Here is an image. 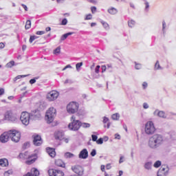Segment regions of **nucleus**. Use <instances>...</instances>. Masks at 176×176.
I'll use <instances>...</instances> for the list:
<instances>
[{
    "label": "nucleus",
    "mask_w": 176,
    "mask_h": 176,
    "mask_svg": "<svg viewBox=\"0 0 176 176\" xmlns=\"http://www.w3.org/2000/svg\"><path fill=\"white\" fill-rule=\"evenodd\" d=\"M164 144V136L156 133L148 138V146L150 149H157Z\"/></svg>",
    "instance_id": "f257e3e1"
},
{
    "label": "nucleus",
    "mask_w": 176,
    "mask_h": 176,
    "mask_svg": "<svg viewBox=\"0 0 176 176\" xmlns=\"http://www.w3.org/2000/svg\"><path fill=\"white\" fill-rule=\"evenodd\" d=\"M56 115L57 111L56 109H54V107H50L45 114V120L47 121V123H52Z\"/></svg>",
    "instance_id": "f03ea898"
},
{
    "label": "nucleus",
    "mask_w": 176,
    "mask_h": 176,
    "mask_svg": "<svg viewBox=\"0 0 176 176\" xmlns=\"http://www.w3.org/2000/svg\"><path fill=\"white\" fill-rule=\"evenodd\" d=\"M71 122L68 127L69 130H72V131H78L79 129H80V121L79 120H76V117L75 116H72L71 118Z\"/></svg>",
    "instance_id": "7ed1b4c3"
},
{
    "label": "nucleus",
    "mask_w": 176,
    "mask_h": 176,
    "mask_svg": "<svg viewBox=\"0 0 176 176\" xmlns=\"http://www.w3.org/2000/svg\"><path fill=\"white\" fill-rule=\"evenodd\" d=\"M19 157L20 159H28L25 162L26 164H32L33 163H35V160H36V155L32 154L31 155H28V152L20 153Z\"/></svg>",
    "instance_id": "20e7f679"
},
{
    "label": "nucleus",
    "mask_w": 176,
    "mask_h": 176,
    "mask_svg": "<svg viewBox=\"0 0 176 176\" xmlns=\"http://www.w3.org/2000/svg\"><path fill=\"white\" fill-rule=\"evenodd\" d=\"M144 131L147 135H152V134H155L156 131V128L155 127V124L152 121H148L146 122L145 125Z\"/></svg>",
    "instance_id": "39448f33"
},
{
    "label": "nucleus",
    "mask_w": 176,
    "mask_h": 176,
    "mask_svg": "<svg viewBox=\"0 0 176 176\" xmlns=\"http://www.w3.org/2000/svg\"><path fill=\"white\" fill-rule=\"evenodd\" d=\"M4 120H8V122H17L18 118L17 115L13 113L12 111H8L4 115Z\"/></svg>",
    "instance_id": "423d86ee"
},
{
    "label": "nucleus",
    "mask_w": 176,
    "mask_h": 176,
    "mask_svg": "<svg viewBox=\"0 0 176 176\" xmlns=\"http://www.w3.org/2000/svg\"><path fill=\"white\" fill-rule=\"evenodd\" d=\"M10 136L13 142H19L21 138V133L16 130H10Z\"/></svg>",
    "instance_id": "0eeeda50"
},
{
    "label": "nucleus",
    "mask_w": 176,
    "mask_h": 176,
    "mask_svg": "<svg viewBox=\"0 0 176 176\" xmlns=\"http://www.w3.org/2000/svg\"><path fill=\"white\" fill-rule=\"evenodd\" d=\"M78 108L79 105L78 104V103L75 102H72L67 104V111L68 113H76V112H78Z\"/></svg>",
    "instance_id": "6e6552de"
},
{
    "label": "nucleus",
    "mask_w": 176,
    "mask_h": 176,
    "mask_svg": "<svg viewBox=\"0 0 176 176\" xmlns=\"http://www.w3.org/2000/svg\"><path fill=\"white\" fill-rule=\"evenodd\" d=\"M30 119H31V114L28 112H22L20 120L23 124L25 126H28L30 124Z\"/></svg>",
    "instance_id": "1a4fd4ad"
},
{
    "label": "nucleus",
    "mask_w": 176,
    "mask_h": 176,
    "mask_svg": "<svg viewBox=\"0 0 176 176\" xmlns=\"http://www.w3.org/2000/svg\"><path fill=\"white\" fill-rule=\"evenodd\" d=\"M170 168L167 165H163L157 172V176H167L168 175Z\"/></svg>",
    "instance_id": "9d476101"
},
{
    "label": "nucleus",
    "mask_w": 176,
    "mask_h": 176,
    "mask_svg": "<svg viewBox=\"0 0 176 176\" xmlns=\"http://www.w3.org/2000/svg\"><path fill=\"white\" fill-rule=\"evenodd\" d=\"M58 96L60 94L57 91H51L50 93L47 94V99L48 101H54L58 98Z\"/></svg>",
    "instance_id": "9b49d317"
},
{
    "label": "nucleus",
    "mask_w": 176,
    "mask_h": 176,
    "mask_svg": "<svg viewBox=\"0 0 176 176\" xmlns=\"http://www.w3.org/2000/svg\"><path fill=\"white\" fill-rule=\"evenodd\" d=\"M10 138V131L8 132H4L0 135V142L2 144H6V142L9 141Z\"/></svg>",
    "instance_id": "f8f14e48"
},
{
    "label": "nucleus",
    "mask_w": 176,
    "mask_h": 176,
    "mask_svg": "<svg viewBox=\"0 0 176 176\" xmlns=\"http://www.w3.org/2000/svg\"><path fill=\"white\" fill-rule=\"evenodd\" d=\"M72 170L75 174L78 175L79 176L83 175V168L80 165H74L72 166Z\"/></svg>",
    "instance_id": "ddd939ff"
},
{
    "label": "nucleus",
    "mask_w": 176,
    "mask_h": 176,
    "mask_svg": "<svg viewBox=\"0 0 176 176\" xmlns=\"http://www.w3.org/2000/svg\"><path fill=\"white\" fill-rule=\"evenodd\" d=\"M50 176H64V172L60 170L50 169L48 170Z\"/></svg>",
    "instance_id": "4468645a"
},
{
    "label": "nucleus",
    "mask_w": 176,
    "mask_h": 176,
    "mask_svg": "<svg viewBox=\"0 0 176 176\" xmlns=\"http://www.w3.org/2000/svg\"><path fill=\"white\" fill-rule=\"evenodd\" d=\"M33 144L36 146H41L42 145V138L39 135H33Z\"/></svg>",
    "instance_id": "2eb2a0df"
},
{
    "label": "nucleus",
    "mask_w": 176,
    "mask_h": 176,
    "mask_svg": "<svg viewBox=\"0 0 176 176\" xmlns=\"http://www.w3.org/2000/svg\"><path fill=\"white\" fill-rule=\"evenodd\" d=\"M78 157L80 159H87L89 157V152L87 151V149L83 148L78 155Z\"/></svg>",
    "instance_id": "dca6fc26"
},
{
    "label": "nucleus",
    "mask_w": 176,
    "mask_h": 176,
    "mask_svg": "<svg viewBox=\"0 0 176 176\" xmlns=\"http://www.w3.org/2000/svg\"><path fill=\"white\" fill-rule=\"evenodd\" d=\"M154 115L155 116H159V118H162V119L167 118V114L163 111L155 110L154 111Z\"/></svg>",
    "instance_id": "f3484780"
},
{
    "label": "nucleus",
    "mask_w": 176,
    "mask_h": 176,
    "mask_svg": "<svg viewBox=\"0 0 176 176\" xmlns=\"http://www.w3.org/2000/svg\"><path fill=\"white\" fill-rule=\"evenodd\" d=\"M0 166L1 167H8L9 166V161L6 158L0 159Z\"/></svg>",
    "instance_id": "a211bd4d"
},
{
    "label": "nucleus",
    "mask_w": 176,
    "mask_h": 176,
    "mask_svg": "<svg viewBox=\"0 0 176 176\" xmlns=\"http://www.w3.org/2000/svg\"><path fill=\"white\" fill-rule=\"evenodd\" d=\"M47 152L51 157H54L56 156V151L54 148L48 147L47 148Z\"/></svg>",
    "instance_id": "6ab92c4d"
},
{
    "label": "nucleus",
    "mask_w": 176,
    "mask_h": 176,
    "mask_svg": "<svg viewBox=\"0 0 176 176\" xmlns=\"http://www.w3.org/2000/svg\"><path fill=\"white\" fill-rule=\"evenodd\" d=\"M55 164L58 167H65V164H64V162L61 160H56L55 161Z\"/></svg>",
    "instance_id": "aec40b11"
},
{
    "label": "nucleus",
    "mask_w": 176,
    "mask_h": 176,
    "mask_svg": "<svg viewBox=\"0 0 176 176\" xmlns=\"http://www.w3.org/2000/svg\"><path fill=\"white\" fill-rule=\"evenodd\" d=\"M63 137H64V133L63 132H57L56 134H55V138L56 140H63Z\"/></svg>",
    "instance_id": "412c9836"
},
{
    "label": "nucleus",
    "mask_w": 176,
    "mask_h": 176,
    "mask_svg": "<svg viewBox=\"0 0 176 176\" xmlns=\"http://www.w3.org/2000/svg\"><path fill=\"white\" fill-rule=\"evenodd\" d=\"M65 159H72V157H75V155L70 152H67L65 153Z\"/></svg>",
    "instance_id": "4be33fe9"
},
{
    "label": "nucleus",
    "mask_w": 176,
    "mask_h": 176,
    "mask_svg": "<svg viewBox=\"0 0 176 176\" xmlns=\"http://www.w3.org/2000/svg\"><path fill=\"white\" fill-rule=\"evenodd\" d=\"M73 34H74V32L66 33L60 37V41H65V39H67V38H68L69 35H73Z\"/></svg>",
    "instance_id": "5701e85b"
},
{
    "label": "nucleus",
    "mask_w": 176,
    "mask_h": 176,
    "mask_svg": "<svg viewBox=\"0 0 176 176\" xmlns=\"http://www.w3.org/2000/svg\"><path fill=\"white\" fill-rule=\"evenodd\" d=\"M108 12L110 14H116V13H118V10L115 8H111L108 10Z\"/></svg>",
    "instance_id": "b1692460"
},
{
    "label": "nucleus",
    "mask_w": 176,
    "mask_h": 176,
    "mask_svg": "<svg viewBox=\"0 0 176 176\" xmlns=\"http://www.w3.org/2000/svg\"><path fill=\"white\" fill-rule=\"evenodd\" d=\"M170 137L173 141H176V133L175 131L170 132Z\"/></svg>",
    "instance_id": "393cba45"
},
{
    "label": "nucleus",
    "mask_w": 176,
    "mask_h": 176,
    "mask_svg": "<svg viewBox=\"0 0 176 176\" xmlns=\"http://www.w3.org/2000/svg\"><path fill=\"white\" fill-rule=\"evenodd\" d=\"M144 168H146V170H151V168H152V162H146L144 164Z\"/></svg>",
    "instance_id": "a878e982"
},
{
    "label": "nucleus",
    "mask_w": 176,
    "mask_h": 176,
    "mask_svg": "<svg viewBox=\"0 0 176 176\" xmlns=\"http://www.w3.org/2000/svg\"><path fill=\"white\" fill-rule=\"evenodd\" d=\"M119 118H120V115H119L118 113H116L111 116L113 120H119Z\"/></svg>",
    "instance_id": "bb28decb"
},
{
    "label": "nucleus",
    "mask_w": 176,
    "mask_h": 176,
    "mask_svg": "<svg viewBox=\"0 0 176 176\" xmlns=\"http://www.w3.org/2000/svg\"><path fill=\"white\" fill-rule=\"evenodd\" d=\"M80 127H83V129H89V127H90V124L86 122H80Z\"/></svg>",
    "instance_id": "cd10ccee"
},
{
    "label": "nucleus",
    "mask_w": 176,
    "mask_h": 176,
    "mask_svg": "<svg viewBox=\"0 0 176 176\" xmlns=\"http://www.w3.org/2000/svg\"><path fill=\"white\" fill-rule=\"evenodd\" d=\"M25 30H30V28H31V21L28 20L26 21V24L25 25Z\"/></svg>",
    "instance_id": "c85d7f7f"
},
{
    "label": "nucleus",
    "mask_w": 176,
    "mask_h": 176,
    "mask_svg": "<svg viewBox=\"0 0 176 176\" xmlns=\"http://www.w3.org/2000/svg\"><path fill=\"white\" fill-rule=\"evenodd\" d=\"M28 76V75H21V76H17L13 79L14 82H16V80H19V79H21V78H25Z\"/></svg>",
    "instance_id": "c756f323"
},
{
    "label": "nucleus",
    "mask_w": 176,
    "mask_h": 176,
    "mask_svg": "<svg viewBox=\"0 0 176 176\" xmlns=\"http://www.w3.org/2000/svg\"><path fill=\"white\" fill-rule=\"evenodd\" d=\"M13 65H14V61L11 60L10 62H9L8 63L6 64V67L7 68H12V67H13Z\"/></svg>",
    "instance_id": "7c9ffc66"
},
{
    "label": "nucleus",
    "mask_w": 176,
    "mask_h": 176,
    "mask_svg": "<svg viewBox=\"0 0 176 176\" xmlns=\"http://www.w3.org/2000/svg\"><path fill=\"white\" fill-rule=\"evenodd\" d=\"M61 53V47H58L56 50H54V54H60Z\"/></svg>",
    "instance_id": "2f4dec72"
},
{
    "label": "nucleus",
    "mask_w": 176,
    "mask_h": 176,
    "mask_svg": "<svg viewBox=\"0 0 176 176\" xmlns=\"http://www.w3.org/2000/svg\"><path fill=\"white\" fill-rule=\"evenodd\" d=\"M155 69H163L162 67H160V64L159 63V60H157L155 65Z\"/></svg>",
    "instance_id": "473e14b6"
},
{
    "label": "nucleus",
    "mask_w": 176,
    "mask_h": 176,
    "mask_svg": "<svg viewBox=\"0 0 176 176\" xmlns=\"http://www.w3.org/2000/svg\"><path fill=\"white\" fill-rule=\"evenodd\" d=\"M160 166H162V162L160 161H157L154 164V167H155V168H158V167H160Z\"/></svg>",
    "instance_id": "72a5a7b5"
},
{
    "label": "nucleus",
    "mask_w": 176,
    "mask_h": 176,
    "mask_svg": "<svg viewBox=\"0 0 176 176\" xmlns=\"http://www.w3.org/2000/svg\"><path fill=\"white\" fill-rule=\"evenodd\" d=\"M101 23L102 24L103 27L106 29V30H109V25H108L107 23L104 22L103 21H101Z\"/></svg>",
    "instance_id": "f704fd0d"
},
{
    "label": "nucleus",
    "mask_w": 176,
    "mask_h": 176,
    "mask_svg": "<svg viewBox=\"0 0 176 176\" xmlns=\"http://www.w3.org/2000/svg\"><path fill=\"white\" fill-rule=\"evenodd\" d=\"M129 27H131V28H133L134 25H135V21L131 20L130 22H128Z\"/></svg>",
    "instance_id": "c9c22d12"
},
{
    "label": "nucleus",
    "mask_w": 176,
    "mask_h": 176,
    "mask_svg": "<svg viewBox=\"0 0 176 176\" xmlns=\"http://www.w3.org/2000/svg\"><path fill=\"white\" fill-rule=\"evenodd\" d=\"M104 143V139L102 138H99L98 140H96V144L98 145H102V144Z\"/></svg>",
    "instance_id": "e433bc0d"
},
{
    "label": "nucleus",
    "mask_w": 176,
    "mask_h": 176,
    "mask_svg": "<svg viewBox=\"0 0 176 176\" xmlns=\"http://www.w3.org/2000/svg\"><path fill=\"white\" fill-rule=\"evenodd\" d=\"M82 65H83V63H78L76 65V68L77 71H79V68H80V67H82Z\"/></svg>",
    "instance_id": "4c0bfd02"
},
{
    "label": "nucleus",
    "mask_w": 176,
    "mask_h": 176,
    "mask_svg": "<svg viewBox=\"0 0 176 176\" xmlns=\"http://www.w3.org/2000/svg\"><path fill=\"white\" fill-rule=\"evenodd\" d=\"M67 23H68V20H67V19H63L62 20L61 25H67Z\"/></svg>",
    "instance_id": "58836bf2"
},
{
    "label": "nucleus",
    "mask_w": 176,
    "mask_h": 176,
    "mask_svg": "<svg viewBox=\"0 0 176 176\" xmlns=\"http://www.w3.org/2000/svg\"><path fill=\"white\" fill-rule=\"evenodd\" d=\"M91 138H92V141L96 142V141L97 142V140H98V137L96 135H92Z\"/></svg>",
    "instance_id": "ea45409f"
},
{
    "label": "nucleus",
    "mask_w": 176,
    "mask_h": 176,
    "mask_svg": "<svg viewBox=\"0 0 176 176\" xmlns=\"http://www.w3.org/2000/svg\"><path fill=\"white\" fill-rule=\"evenodd\" d=\"M92 18H93L92 15L91 14H89L86 16L85 20H91Z\"/></svg>",
    "instance_id": "a19ab883"
},
{
    "label": "nucleus",
    "mask_w": 176,
    "mask_h": 176,
    "mask_svg": "<svg viewBox=\"0 0 176 176\" xmlns=\"http://www.w3.org/2000/svg\"><path fill=\"white\" fill-rule=\"evenodd\" d=\"M29 146H30V143L26 142V143L23 144V149H27V148H28Z\"/></svg>",
    "instance_id": "79ce46f5"
},
{
    "label": "nucleus",
    "mask_w": 176,
    "mask_h": 176,
    "mask_svg": "<svg viewBox=\"0 0 176 176\" xmlns=\"http://www.w3.org/2000/svg\"><path fill=\"white\" fill-rule=\"evenodd\" d=\"M96 155H97V152L96 151V149H93L91 152V155L94 157Z\"/></svg>",
    "instance_id": "37998d69"
},
{
    "label": "nucleus",
    "mask_w": 176,
    "mask_h": 176,
    "mask_svg": "<svg viewBox=\"0 0 176 176\" xmlns=\"http://www.w3.org/2000/svg\"><path fill=\"white\" fill-rule=\"evenodd\" d=\"M34 41H35L34 37L33 36H30V38L29 40L30 43H32V42H34Z\"/></svg>",
    "instance_id": "c03bdc74"
},
{
    "label": "nucleus",
    "mask_w": 176,
    "mask_h": 176,
    "mask_svg": "<svg viewBox=\"0 0 176 176\" xmlns=\"http://www.w3.org/2000/svg\"><path fill=\"white\" fill-rule=\"evenodd\" d=\"M95 72L96 74H98V72H100V65H97L96 69H95Z\"/></svg>",
    "instance_id": "a18cd8bd"
},
{
    "label": "nucleus",
    "mask_w": 176,
    "mask_h": 176,
    "mask_svg": "<svg viewBox=\"0 0 176 176\" xmlns=\"http://www.w3.org/2000/svg\"><path fill=\"white\" fill-rule=\"evenodd\" d=\"M36 34V35H43V34H45V31H38Z\"/></svg>",
    "instance_id": "49530a36"
},
{
    "label": "nucleus",
    "mask_w": 176,
    "mask_h": 176,
    "mask_svg": "<svg viewBox=\"0 0 176 176\" xmlns=\"http://www.w3.org/2000/svg\"><path fill=\"white\" fill-rule=\"evenodd\" d=\"M68 68H72V66H71V65H66L62 71H65V69H68Z\"/></svg>",
    "instance_id": "de8ad7c7"
},
{
    "label": "nucleus",
    "mask_w": 176,
    "mask_h": 176,
    "mask_svg": "<svg viewBox=\"0 0 176 176\" xmlns=\"http://www.w3.org/2000/svg\"><path fill=\"white\" fill-rule=\"evenodd\" d=\"M36 82V80H35V78H32L30 80V84L34 85V83H35Z\"/></svg>",
    "instance_id": "09e8293b"
},
{
    "label": "nucleus",
    "mask_w": 176,
    "mask_h": 176,
    "mask_svg": "<svg viewBox=\"0 0 176 176\" xmlns=\"http://www.w3.org/2000/svg\"><path fill=\"white\" fill-rule=\"evenodd\" d=\"M5 94V89L3 88H0V96H3Z\"/></svg>",
    "instance_id": "8fccbe9b"
},
{
    "label": "nucleus",
    "mask_w": 176,
    "mask_h": 176,
    "mask_svg": "<svg viewBox=\"0 0 176 176\" xmlns=\"http://www.w3.org/2000/svg\"><path fill=\"white\" fill-rule=\"evenodd\" d=\"M91 10L92 13H96V10H97V8L91 7Z\"/></svg>",
    "instance_id": "3c124183"
},
{
    "label": "nucleus",
    "mask_w": 176,
    "mask_h": 176,
    "mask_svg": "<svg viewBox=\"0 0 176 176\" xmlns=\"http://www.w3.org/2000/svg\"><path fill=\"white\" fill-rule=\"evenodd\" d=\"M107 122H109V119L107 117H104L103 123H107Z\"/></svg>",
    "instance_id": "603ef678"
},
{
    "label": "nucleus",
    "mask_w": 176,
    "mask_h": 176,
    "mask_svg": "<svg viewBox=\"0 0 176 176\" xmlns=\"http://www.w3.org/2000/svg\"><path fill=\"white\" fill-rule=\"evenodd\" d=\"M135 68V69H141V65L136 64Z\"/></svg>",
    "instance_id": "864d4df0"
},
{
    "label": "nucleus",
    "mask_w": 176,
    "mask_h": 176,
    "mask_svg": "<svg viewBox=\"0 0 176 176\" xmlns=\"http://www.w3.org/2000/svg\"><path fill=\"white\" fill-rule=\"evenodd\" d=\"M166 28V21L162 22V30L164 32V30Z\"/></svg>",
    "instance_id": "5fc2aeb1"
},
{
    "label": "nucleus",
    "mask_w": 176,
    "mask_h": 176,
    "mask_svg": "<svg viewBox=\"0 0 176 176\" xmlns=\"http://www.w3.org/2000/svg\"><path fill=\"white\" fill-rule=\"evenodd\" d=\"M143 108H144V109H148V108H149V105H148L147 103H144Z\"/></svg>",
    "instance_id": "6e6d98bb"
},
{
    "label": "nucleus",
    "mask_w": 176,
    "mask_h": 176,
    "mask_svg": "<svg viewBox=\"0 0 176 176\" xmlns=\"http://www.w3.org/2000/svg\"><path fill=\"white\" fill-rule=\"evenodd\" d=\"M107 71V66L102 65V72H105Z\"/></svg>",
    "instance_id": "4d7b16f0"
},
{
    "label": "nucleus",
    "mask_w": 176,
    "mask_h": 176,
    "mask_svg": "<svg viewBox=\"0 0 176 176\" xmlns=\"http://www.w3.org/2000/svg\"><path fill=\"white\" fill-rule=\"evenodd\" d=\"M21 6H23V8L25 10V12L28 11V8L27 7V6H25L24 4H21Z\"/></svg>",
    "instance_id": "13d9d810"
},
{
    "label": "nucleus",
    "mask_w": 176,
    "mask_h": 176,
    "mask_svg": "<svg viewBox=\"0 0 176 176\" xmlns=\"http://www.w3.org/2000/svg\"><path fill=\"white\" fill-rule=\"evenodd\" d=\"M142 86H143L144 89H146V87H148V83L144 82H143Z\"/></svg>",
    "instance_id": "bf43d9fd"
},
{
    "label": "nucleus",
    "mask_w": 176,
    "mask_h": 176,
    "mask_svg": "<svg viewBox=\"0 0 176 176\" xmlns=\"http://www.w3.org/2000/svg\"><path fill=\"white\" fill-rule=\"evenodd\" d=\"M123 159H124V156H121L120 158V161H119V163H123Z\"/></svg>",
    "instance_id": "052dcab7"
},
{
    "label": "nucleus",
    "mask_w": 176,
    "mask_h": 176,
    "mask_svg": "<svg viewBox=\"0 0 176 176\" xmlns=\"http://www.w3.org/2000/svg\"><path fill=\"white\" fill-rule=\"evenodd\" d=\"M111 164H108L106 166L107 170H111Z\"/></svg>",
    "instance_id": "680f3d73"
},
{
    "label": "nucleus",
    "mask_w": 176,
    "mask_h": 176,
    "mask_svg": "<svg viewBox=\"0 0 176 176\" xmlns=\"http://www.w3.org/2000/svg\"><path fill=\"white\" fill-rule=\"evenodd\" d=\"M5 47V44L3 43H0V49H3Z\"/></svg>",
    "instance_id": "e2e57ef3"
},
{
    "label": "nucleus",
    "mask_w": 176,
    "mask_h": 176,
    "mask_svg": "<svg viewBox=\"0 0 176 176\" xmlns=\"http://www.w3.org/2000/svg\"><path fill=\"white\" fill-rule=\"evenodd\" d=\"M6 173H8V175H10L13 174V170H10L6 171Z\"/></svg>",
    "instance_id": "0e129e2a"
},
{
    "label": "nucleus",
    "mask_w": 176,
    "mask_h": 176,
    "mask_svg": "<svg viewBox=\"0 0 176 176\" xmlns=\"http://www.w3.org/2000/svg\"><path fill=\"white\" fill-rule=\"evenodd\" d=\"M26 49H27V45H23L22 46V50H23V52H24Z\"/></svg>",
    "instance_id": "69168bd1"
},
{
    "label": "nucleus",
    "mask_w": 176,
    "mask_h": 176,
    "mask_svg": "<svg viewBox=\"0 0 176 176\" xmlns=\"http://www.w3.org/2000/svg\"><path fill=\"white\" fill-rule=\"evenodd\" d=\"M145 5H146V9H148L149 8V3L146 2Z\"/></svg>",
    "instance_id": "338daca9"
},
{
    "label": "nucleus",
    "mask_w": 176,
    "mask_h": 176,
    "mask_svg": "<svg viewBox=\"0 0 176 176\" xmlns=\"http://www.w3.org/2000/svg\"><path fill=\"white\" fill-rule=\"evenodd\" d=\"M116 138L117 140H120V135L116 134Z\"/></svg>",
    "instance_id": "774afa93"
}]
</instances>
